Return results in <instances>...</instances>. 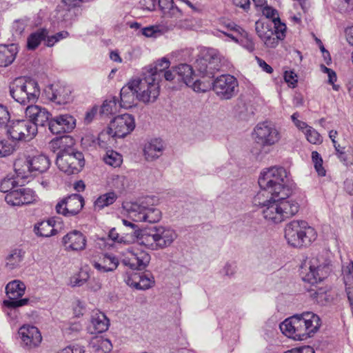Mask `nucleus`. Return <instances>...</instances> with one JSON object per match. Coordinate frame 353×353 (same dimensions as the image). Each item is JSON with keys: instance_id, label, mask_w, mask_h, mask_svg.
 <instances>
[{"instance_id": "nucleus-1", "label": "nucleus", "mask_w": 353, "mask_h": 353, "mask_svg": "<svg viewBox=\"0 0 353 353\" xmlns=\"http://www.w3.org/2000/svg\"><path fill=\"white\" fill-rule=\"evenodd\" d=\"M221 67L220 55L211 50L196 60L194 69L188 64L182 63L175 68V73L177 74V81L182 80L187 85H191L196 75L195 72L201 78H214Z\"/></svg>"}, {"instance_id": "nucleus-2", "label": "nucleus", "mask_w": 353, "mask_h": 353, "mask_svg": "<svg viewBox=\"0 0 353 353\" xmlns=\"http://www.w3.org/2000/svg\"><path fill=\"white\" fill-rule=\"evenodd\" d=\"M254 205L265 208L262 213L263 217L274 223H279L285 219L287 201L280 200V196H276L269 190L261 188L253 198Z\"/></svg>"}, {"instance_id": "nucleus-3", "label": "nucleus", "mask_w": 353, "mask_h": 353, "mask_svg": "<svg viewBox=\"0 0 353 353\" xmlns=\"http://www.w3.org/2000/svg\"><path fill=\"white\" fill-rule=\"evenodd\" d=\"M321 325L320 317L312 312L293 315L288 317V334L294 335H288V339L303 341L316 333Z\"/></svg>"}, {"instance_id": "nucleus-4", "label": "nucleus", "mask_w": 353, "mask_h": 353, "mask_svg": "<svg viewBox=\"0 0 353 353\" xmlns=\"http://www.w3.org/2000/svg\"><path fill=\"white\" fill-rule=\"evenodd\" d=\"M151 94L146 80L134 79L121 88L119 108L128 110L135 107L137 100L144 103H153L157 99H152Z\"/></svg>"}, {"instance_id": "nucleus-5", "label": "nucleus", "mask_w": 353, "mask_h": 353, "mask_svg": "<svg viewBox=\"0 0 353 353\" xmlns=\"http://www.w3.org/2000/svg\"><path fill=\"white\" fill-rule=\"evenodd\" d=\"M157 201L154 196H146L139 202L127 203L123 205L133 221L154 223L161 219V212L154 207Z\"/></svg>"}, {"instance_id": "nucleus-6", "label": "nucleus", "mask_w": 353, "mask_h": 353, "mask_svg": "<svg viewBox=\"0 0 353 353\" xmlns=\"http://www.w3.org/2000/svg\"><path fill=\"white\" fill-rule=\"evenodd\" d=\"M286 170L280 166H273L263 169L259 175L258 183L260 188L269 190L276 196H280V200H286L287 192L285 179Z\"/></svg>"}, {"instance_id": "nucleus-7", "label": "nucleus", "mask_w": 353, "mask_h": 353, "mask_svg": "<svg viewBox=\"0 0 353 353\" xmlns=\"http://www.w3.org/2000/svg\"><path fill=\"white\" fill-rule=\"evenodd\" d=\"M9 89L10 96L23 105L34 103L40 94L37 81L30 77L16 78L10 84Z\"/></svg>"}, {"instance_id": "nucleus-8", "label": "nucleus", "mask_w": 353, "mask_h": 353, "mask_svg": "<svg viewBox=\"0 0 353 353\" xmlns=\"http://www.w3.org/2000/svg\"><path fill=\"white\" fill-rule=\"evenodd\" d=\"M303 280L312 285L321 282L331 271L330 263L318 256L307 257L301 266Z\"/></svg>"}, {"instance_id": "nucleus-9", "label": "nucleus", "mask_w": 353, "mask_h": 353, "mask_svg": "<svg viewBox=\"0 0 353 353\" xmlns=\"http://www.w3.org/2000/svg\"><path fill=\"white\" fill-rule=\"evenodd\" d=\"M316 236L315 230L305 221L294 220L288 223V245L294 248L308 246Z\"/></svg>"}, {"instance_id": "nucleus-10", "label": "nucleus", "mask_w": 353, "mask_h": 353, "mask_svg": "<svg viewBox=\"0 0 353 353\" xmlns=\"http://www.w3.org/2000/svg\"><path fill=\"white\" fill-rule=\"evenodd\" d=\"M56 164L60 170L68 174L77 173L84 166V156L70 145L63 149V152H57Z\"/></svg>"}, {"instance_id": "nucleus-11", "label": "nucleus", "mask_w": 353, "mask_h": 353, "mask_svg": "<svg viewBox=\"0 0 353 353\" xmlns=\"http://www.w3.org/2000/svg\"><path fill=\"white\" fill-rule=\"evenodd\" d=\"M252 136L254 142L263 148L274 145L281 138L275 125L268 120L258 123Z\"/></svg>"}, {"instance_id": "nucleus-12", "label": "nucleus", "mask_w": 353, "mask_h": 353, "mask_svg": "<svg viewBox=\"0 0 353 353\" xmlns=\"http://www.w3.org/2000/svg\"><path fill=\"white\" fill-rule=\"evenodd\" d=\"M170 67V61L168 59L163 57L159 60L154 66L145 68L143 72L141 79L146 80L148 83L149 92L152 99H157L159 95V81L163 76V72Z\"/></svg>"}, {"instance_id": "nucleus-13", "label": "nucleus", "mask_w": 353, "mask_h": 353, "mask_svg": "<svg viewBox=\"0 0 353 353\" xmlns=\"http://www.w3.org/2000/svg\"><path fill=\"white\" fill-rule=\"evenodd\" d=\"M255 29L258 36L263 41L268 48H275L280 40L285 37L286 26L271 27V24L258 21L255 23Z\"/></svg>"}, {"instance_id": "nucleus-14", "label": "nucleus", "mask_w": 353, "mask_h": 353, "mask_svg": "<svg viewBox=\"0 0 353 353\" xmlns=\"http://www.w3.org/2000/svg\"><path fill=\"white\" fill-rule=\"evenodd\" d=\"M8 134L14 141L28 142L37 134V128L30 120H16L8 126Z\"/></svg>"}, {"instance_id": "nucleus-15", "label": "nucleus", "mask_w": 353, "mask_h": 353, "mask_svg": "<svg viewBox=\"0 0 353 353\" xmlns=\"http://www.w3.org/2000/svg\"><path fill=\"white\" fill-rule=\"evenodd\" d=\"M21 161H17L14 163V170L19 176L21 178L27 177L26 170L29 172L37 174L46 172L50 167V161L48 157L41 154L33 157L29 160H26L22 165V168H20Z\"/></svg>"}, {"instance_id": "nucleus-16", "label": "nucleus", "mask_w": 353, "mask_h": 353, "mask_svg": "<svg viewBox=\"0 0 353 353\" xmlns=\"http://www.w3.org/2000/svg\"><path fill=\"white\" fill-rule=\"evenodd\" d=\"M25 290V284L19 280L9 282L6 287L8 299L3 301V305L8 308H17L27 305L29 299H20L24 294Z\"/></svg>"}, {"instance_id": "nucleus-17", "label": "nucleus", "mask_w": 353, "mask_h": 353, "mask_svg": "<svg viewBox=\"0 0 353 353\" xmlns=\"http://www.w3.org/2000/svg\"><path fill=\"white\" fill-rule=\"evenodd\" d=\"M238 81L230 74H222L213 81V90L222 99H230L238 91Z\"/></svg>"}, {"instance_id": "nucleus-18", "label": "nucleus", "mask_w": 353, "mask_h": 353, "mask_svg": "<svg viewBox=\"0 0 353 353\" xmlns=\"http://www.w3.org/2000/svg\"><path fill=\"white\" fill-rule=\"evenodd\" d=\"M150 259V255L145 251L128 248L126 250L125 256L122 259V263L132 270H141L148 266Z\"/></svg>"}, {"instance_id": "nucleus-19", "label": "nucleus", "mask_w": 353, "mask_h": 353, "mask_svg": "<svg viewBox=\"0 0 353 353\" xmlns=\"http://www.w3.org/2000/svg\"><path fill=\"white\" fill-rule=\"evenodd\" d=\"M43 95L56 104H66L72 101L71 90L68 86L60 83L49 85L43 91Z\"/></svg>"}, {"instance_id": "nucleus-20", "label": "nucleus", "mask_w": 353, "mask_h": 353, "mask_svg": "<svg viewBox=\"0 0 353 353\" xmlns=\"http://www.w3.org/2000/svg\"><path fill=\"white\" fill-rule=\"evenodd\" d=\"M110 128H112L116 137L123 138L134 129V118L128 113L118 115L112 120Z\"/></svg>"}, {"instance_id": "nucleus-21", "label": "nucleus", "mask_w": 353, "mask_h": 353, "mask_svg": "<svg viewBox=\"0 0 353 353\" xmlns=\"http://www.w3.org/2000/svg\"><path fill=\"white\" fill-rule=\"evenodd\" d=\"M75 126L76 119L68 114L51 119L48 123L49 130L53 134L70 132Z\"/></svg>"}, {"instance_id": "nucleus-22", "label": "nucleus", "mask_w": 353, "mask_h": 353, "mask_svg": "<svg viewBox=\"0 0 353 353\" xmlns=\"http://www.w3.org/2000/svg\"><path fill=\"white\" fill-rule=\"evenodd\" d=\"M19 335L23 344L29 348L37 347L42 341L40 331L33 325H23L19 330Z\"/></svg>"}, {"instance_id": "nucleus-23", "label": "nucleus", "mask_w": 353, "mask_h": 353, "mask_svg": "<svg viewBox=\"0 0 353 353\" xmlns=\"http://www.w3.org/2000/svg\"><path fill=\"white\" fill-rule=\"evenodd\" d=\"M61 243L67 251H79L85 248L86 239L81 232L73 230L62 238Z\"/></svg>"}, {"instance_id": "nucleus-24", "label": "nucleus", "mask_w": 353, "mask_h": 353, "mask_svg": "<svg viewBox=\"0 0 353 353\" xmlns=\"http://www.w3.org/2000/svg\"><path fill=\"white\" fill-rule=\"evenodd\" d=\"M154 232H155L159 249H163L170 246L177 237L176 232L170 228L154 227Z\"/></svg>"}, {"instance_id": "nucleus-25", "label": "nucleus", "mask_w": 353, "mask_h": 353, "mask_svg": "<svg viewBox=\"0 0 353 353\" xmlns=\"http://www.w3.org/2000/svg\"><path fill=\"white\" fill-rule=\"evenodd\" d=\"M126 283L136 290H145L154 285V279L150 274H134L128 278Z\"/></svg>"}, {"instance_id": "nucleus-26", "label": "nucleus", "mask_w": 353, "mask_h": 353, "mask_svg": "<svg viewBox=\"0 0 353 353\" xmlns=\"http://www.w3.org/2000/svg\"><path fill=\"white\" fill-rule=\"evenodd\" d=\"M163 150V141L161 139H154L145 145L143 154L147 161H153L160 157Z\"/></svg>"}, {"instance_id": "nucleus-27", "label": "nucleus", "mask_w": 353, "mask_h": 353, "mask_svg": "<svg viewBox=\"0 0 353 353\" xmlns=\"http://www.w3.org/2000/svg\"><path fill=\"white\" fill-rule=\"evenodd\" d=\"M109 326V320L102 312L92 314L89 329L92 334H99L106 331Z\"/></svg>"}, {"instance_id": "nucleus-28", "label": "nucleus", "mask_w": 353, "mask_h": 353, "mask_svg": "<svg viewBox=\"0 0 353 353\" xmlns=\"http://www.w3.org/2000/svg\"><path fill=\"white\" fill-rule=\"evenodd\" d=\"M18 52L17 44L0 45V67L10 65L15 59Z\"/></svg>"}, {"instance_id": "nucleus-29", "label": "nucleus", "mask_w": 353, "mask_h": 353, "mask_svg": "<svg viewBox=\"0 0 353 353\" xmlns=\"http://www.w3.org/2000/svg\"><path fill=\"white\" fill-rule=\"evenodd\" d=\"M119 265L117 258L112 254H105L98 261L93 263V266L100 272H112Z\"/></svg>"}, {"instance_id": "nucleus-30", "label": "nucleus", "mask_w": 353, "mask_h": 353, "mask_svg": "<svg viewBox=\"0 0 353 353\" xmlns=\"http://www.w3.org/2000/svg\"><path fill=\"white\" fill-rule=\"evenodd\" d=\"M66 203V212L68 216L77 214L83 208L84 199L83 196L77 194H72L65 198Z\"/></svg>"}, {"instance_id": "nucleus-31", "label": "nucleus", "mask_w": 353, "mask_h": 353, "mask_svg": "<svg viewBox=\"0 0 353 353\" xmlns=\"http://www.w3.org/2000/svg\"><path fill=\"white\" fill-rule=\"evenodd\" d=\"M116 136H114V133L112 131V128L108 127L106 130L101 131L97 137V139L94 138H91L92 140V143L94 146L98 145L99 148L103 149H108L110 148L112 145H113L115 141Z\"/></svg>"}, {"instance_id": "nucleus-32", "label": "nucleus", "mask_w": 353, "mask_h": 353, "mask_svg": "<svg viewBox=\"0 0 353 353\" xmlns=\"http://www.w3.org/2000/svg\"><path fill=\"white\" fill-rule=\"evenodd\" d=\"M48 30L46 28H39L37 31L31 33L27 39V48L28 50H35L42 41L46 42V38L48 36Z\"/></svg>"}, {"instance_id": "nucleus-33", "label": "nucleus", "mask_w": 353, "mask_h": 353, "mask_svg": "<svg viewBox=\"0 0 353 353\" xmlns=\"http://www.w3.org/2000/svg\"><path fill=\"white\" fill-rule=\"evenodd\" d=\"M73 144V139L70 136H61L52 139L48 145V148L52 152H61L63 149L69 147Z\"/></svg>"}, {"instance_id": "nucleus-34", "label": "nucleus", "mask_w": 353, "mask_h": 353, "mask_svg": "<svg viewBox=\"0 0 353 353\" xmlns=\"http://www.w3.org/2000/svg\"><path fill=\"white\" fill-rule=\"evenodd\" d=\"M24 258V252L19 249H15L6 258V268L9 270L18 268Z\"/></svg>"}, {"instance_id": "nucleus-35", "label": "nucleus", "mask_w": 353, "mask_h": 353, "mask_svg": "<svg viewBox=\"0 0 353 353\" xmlns=\"http://www.w3.org/2000/svg\"><path fill=\"white\" fill-rule=\"evenodd\" d=\"M342 274L345 286L346 296L353 294V261H350L342 268Z\"/></svg>"}, {"instance_id": "nucleus-36", "label": "nucleus", "mask_w": 353, "mask_h": 353, "mask_svg": "<svg viewBox=\"0 0 353 353\" xmlns=\"http://www.w3.org/2000/svg\"><path fill=\"white\" fill-rule=\"evenodd\" d=\"M136 236L138 238L139 244L143 245L153 250L159 249L154 228L149 232H143L141 234L138 232Z\"/></svg>"}, {"instance_id": "nucleus-37", "label": "nucleus", "mask_w": 353, "mask_h": 353, "mask_svg": "<svg viewBox=\"0 0 353 353\" xmlns=\"http://www.w3.org/2000/svg\"><path fill=\"white\" fill-rule=\"evenodd\" d=\"M53 226L52 220L42 221L34 225V231L37 236L49 237L55 234Z\"/></svg>"}, {"instance_id": "nucleus-38", "label": "nucleus", "mask_w": 353, "mask_h": 353, "mask_svg": "<svg viewBox=\"0 0 353 353\" xmlns=\"http://www.w3.org/2000/svg\"><path fill=\"white\" fill-rule=\"evenodd\" d=\"M117 199L114 192H110L99 196L94 203V210H101L105 207L113 204Z\"/></svg>"}, {"instance_id": "nucleus-39", "label": "nucleus", "mask_w": 353, "mask_h": 353, "mask_svg": "<svg viewBox=\"0 0 353 353\" xmlns=\"http://www.w3.org/2000/svg\"><path fill=\"white\" fill-rule=\"evenodd\" d=\"M263 14L267 18L272 19L271 22H268L269 24H271V27L275 26H285V24L284 23H281L280 18L279 17L278 12L276 9L266 5L262 8Z\"/></svg>"}, {"instance_id": "nucleus-40", "label": "nucleus", "mask_w": 353, "mask_h": 353, "mask_svg": "<svg viewBox=\"0 0 353 353\" xmlns=\"http://www.w3.org/2000/svg\"><path fill=\"white\" fill-rule=\"evenodd\" d=\"M103 160L106 164L114 168L119 167L123 161L122 156L114 150H108Z\"/></svg>"}, {"instance_id": "nucleus-41", "label": "nucleus", "mask_w": 353, "mask_h": 353, "mask_svg": "<svg viewBox=\"0 0 353 353\" xmlns=\"http://www.w3.org/2000/svg\"><path fill=\"white\" fill-rule=\"evenodd\" d=\"M51 116L50 112H37L32 116H30V121L35 125L36 128L39 125L44 126L46 123L48 124L50 121V117Z\"/></svg>"}, {"instance_id": "nucleus-42", "label": "nucleus", "mask_w": 353, "mask_h": 353, "mask_svg": "<svg viewBox=\"0 0 353 353\" xmlns=\"http://www.w3.org/2000/svg\"><path fill=\"white\" fill-rule=\"evenodd\" d=\"M205 78V77L203 79ZM206 78L208 79L206 81H203L201 79L193 80V82L191 84L194 91L205 92L211 88L213 89V78Z\"/></svg>"}, {"instance_id": "nucleus-43", "label": "nucleus", "mask_w": 353, "mask_h": 353, "mask_svg": "<svg viewBox=\"0 0 353 353\" xmlns=\"http://www.w3.org/2000/svg\"><path fill=\"white\" fill-rule=\"evenodd\" d=\"M6 201L11 205H21V188L14 189L5 196Z\"/></svg>"}, {"instance_id": "nucleus-44", "label": "nucleus", "mask_w": 353, "mask_h": 353, "mask_svg": "<svg viewBox=\"0 0 353 353\" xmlns=\"http://www.w3.org/2000/svg\"><path fill=\"white\" fill-rule=\"evenodd\" d=\"M118 100L115 97H112L110 99H107L103 101V103L99 106L94 105L91 110H112L113 109H117Z\"/></svg>"}, {"instance_id": "nucleus-45", "label": "nucleus", "mask_w": 353, "mask_h": 353, "mask_svg": "<svg viewBox=\"0 0 353 353\" xmlns=\"http://www.w3.org/2000/svg\"><path fill=\"white\" fill-rule=\"evenodd\" d=\"M304 134L307 140L312 144H320L323 141L321 134L310 126L304 132Z\"/></svg>"}, {"instance_id": "nucleus-46", "label": "nucleus", "mask_w": 353, "mask_h": 353, "mask_svg": "<svg viewBox=\"0 0 353 353\" xmlns=\"http://www.w3.org/2000/svg\"><path fill=\"white\" fill-rule=\"evenodd\" d=\"M68 35L69 33L67 31H61L51 36H49L48 34V36L46 38L45 45L48 47H52L60 40L68 37Z\"/></svg>"}, {"instance_id": "nucleus-47", "label": "nucleus", "mask_w": 353, "mask_h": 353, "mask_svg": "<svg viewBox=\"0 0 353 353\" xmlns=\"http://www.w3.org/2000/svg\"><path fill=\"white\" fill-rule=\"evenodd\" d=\"M17 185V183L13 178H5L0 182V191L8 194Z\"/></svg>"}, {"instance_id": "nucleus-48", "label": "nucleus", "mask_w": 353, "mask_h": 353, "mask_svg": "<svg viewBox=\"0 0 353 353\" xmlns=\"http://www.w3.org/2000/svg\"><path fill=\"white\" fill-rule=\"evenodd\" d=\"M14 150L13 145L7 140L0 139V158L10 155Z\"/></svg>"}, {"instance_id": "nucleus-49", "label": "nucleus", "mask_w": 353, "mask_h": 353, "mask_svg": "<svg viewBox=\"0 0 353 353\" xmlns=\"http://www.w3.org/2000/svg\"><path fill=\"white\" fill-rule=\"evenodd\" d=\"M35 200V194L30 188H21V205L30 204Z\"/></svg>"}, {"instance_id": "nucleus-50", "label": "nucleus", "mask_w": 353, "mask_h": 353, "mask_svg": "<svg viewBox=\"0 0 353 353\" xmlns=\"http://www.w3.org/2000/svg\"><path fill=\"white\" fill-rule=\"evenodd\" d=\"M88 279V275L86 272H81L72 277L70 283L73 287L81 286L87 281Z\"/></svg>"}, {"instance_id": "nucleus-51", "label": "nucleus", "mask_w": 353, "mask_h": 353, "mask_svg": "<svg viewBox=\"0 0 353 353\" xmlns=\"http://www.w3.org/2000/svg\"><path fill=\"white\" fill-rule=\"evenodd\" d=\"M163 14L166 18L175 19L176 20L182 16L181 11L174 3L172 6H170V8L163 12Z\"/></svg>"}, {"instance_id": "nucleus-52", "label": "nucleus", "mask_w": 353, "mask_h": 353, "mask_svg": "<svg viewBox=\"0 0 353 353\" xmlns=\"http://www.w3.org/2000/svg\"><path fill=\"white\" fill-rule=\"evenodd\" d=\"M224 26L227 30L232 31L237 35H247V32L241 27L236 25L234 22H228L227 23H224Z\"/></svg>"}, {"instance_id": "nucleus-53", "label": "nucleus", "mask_w": 353, "mask_h": 353, "mask_svg": "<svg viewBox=\"0 0 353 353\" xmlns=\"http://www.w3.org/2000/svg\"><path fill=\"white\" fill-rule=\"evenodd\" d=\"M85 347L79 343L72 344L63 350V353H84Z\"/></svg>"}, {"instance_id": "nucleus-54", "label": "nucleus", "mask_w": 353, "mask_h": 353, "mask_svg": "<svg viewBox=\"0 0 353 353\" xmlns=\"http://www.w3.org/2000/svg\"><path fill=\"white\" fill-rule=\"evenodd\" d=\"M321 68H322V70L327 74L328 83L330 84L333 85V88L334 90H337V88L336 87V85H334V83L336 81V79H337L336 72L333 70L328 68L324 65H322Z\"/></svg>"}, {"instance_id": "nucleus-55", "label": "nucleus", "mask_w": 353, "mask_h": 353, "mask_svg": "<svg viewBox=\"0 0 353 353\" xmlns=\"http://www.w3.org/2000/svg\"><path fill=\"white\" fill-rule=\"evenodd\" d=\"M243 37H245L244 39L239 41V43L243 48L248 50L249 52H252L254 50V44L252 39L248 37V35L243 34Z\"/></svg>"}, {"instance_id": "nucleus-56", "label": "nucleus", "mask_w": 353, "mask_h": 353, "mask_svg": "<svg viewBox=\"0 0 353 353\" xmlns=\"http://www.w3.org/2000/svg\"><path fill=\"white\" fill-rule=\"evenodd\" d=\"M128 184V179L125 176H117L114 179V185L120 190H124L125 185Z\"/></svg>"}, {"instance_id": "nucleus-57", "label": "nucleus", "mask_w": 353, "mask_h": 353, "mask_svg": "<svg viewBox=\"0 0 353 353\" xmlns=\"http://www.w3.org/2000/svg\"><path fill=\"white\" fill-rule=\"evenodd\" d=\"M66 203L65 201V198H63L57 203V204L55 206V210L58 214H63L65 216H68V213L66 212Z\"/></svg>"}, {"instance_id": "nucleus-58", "label": "nucleus", "mask_w": 353, "mask_h": 353, "mask_svg": "<svg viewBox=\"0 0 353 353\" xmlns=\"http://www.w3.org/2000/svg\"><path fill=\"white\" fill-rule=\"evenodd\" d=\"M288 353H315L310 346H301L288 350Z\"/></svg>"}, {"instance_id": "nucleus-59", "label": "nucleus", "mask_w": 353, "mask_h": 353, "mask_svg": "<svg viewBox=\"0 0 353 353\" xmlns=\"http://www.w3.org/2000/svg\"><path fill=\"white\" fill-rule=\"evenodd\" d=\"M232 2L234 6H236V7H239L245 12H248L250 10V0H232Z\"/></svg>"}, {"instance_id": "nucleus-60", "label": "nucleus", "mask_w": 353, "mask_h": 353, "mask_svg": "<svg viewBox=\"0 0 353 353\" xmlns=\"http://www.w3.org/2000/svg\"><path fill=\"white\" fill-rule=\"evenodd\" d=\"M298 117H299V115L297 113H294L293 115H292V121L294 122V123L296 126V128H298L299 130H306L307 129V128H309L310 126H308L306 123L299 120Z\"/></svg>"}, {"instance_id": "nucleus-61", "label": "nucleus", "mask_w": 353, "mask_h": 353, "mask_svg": "<svg viewBox=\"0 0 353 353\" xmlns=\"http://www.w3.org/2000/svg\"><path fill=\"white\" fill-rule=\"evenodd\" d=\"M108 238L112 240L114 242L122 243L125 242L123 237H121L119 233L117 232L115 228H112L108 234Z\"/></svg>"}, {"instance_id": "nucleus-62", "label": "nucleus", "mask_w": 353, "mask_h": 353, "mask_svg": "<svg viewBox=\"0 0 353 353\" xmlns=\"http://www.w3.org/2000/svg\"><path fill=\"white\" fill-rule=\"evenodd\" d=\"M256 59L259 65L262 68V70L264 72L268 74H271L273 72L272 68L270 65H268L264 60L257 57H256Z\"/></svg>"}, {"instance_id": "nucleus-63", "label": "nucleus", "mask_w": 353, "mask_h": 353, "mask_svg": "<svg viewBox=\"0 0 353 353\" xmlns=\"http://www.w3.org/2000/svg\"><path fill=\"white\" fill-rule=\"evenodd\" d=\"M298 82V76L293 71L288 72V87L295 88Z\"/></svg>"}, {"instance_id": "nucleus-64", "label": "nucleus", "mask_w": 353, "mask_h": 353, "mask_svg": "<svg viewBox=\"0 0 353 353\" xmlns=\"http://www.w3.org/2000/svg\"><path fill=\"white\" fill-rule=\"evenodd\" d=\"M181 21H167L165 22V24L163 25V30L165 31L172 30L175 27L179 26L181 27L179 24Z\"/></svg>"}]
</instances>
